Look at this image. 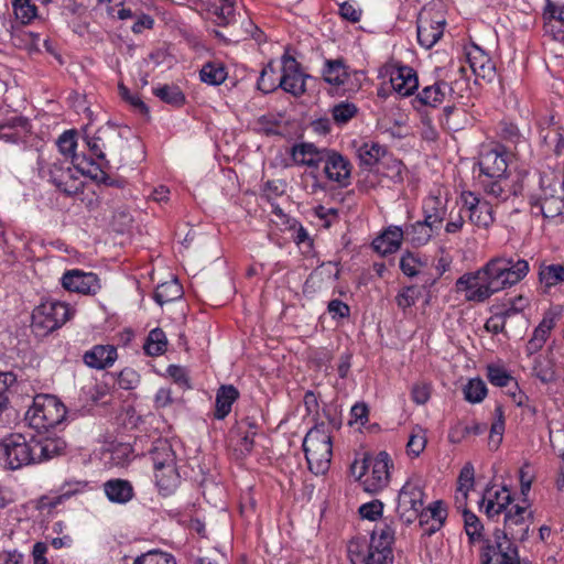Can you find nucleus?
<instances>
[{"instance_id": "f257e3e1", "label": "nucleus", "mask_w": 564, "mask_h": 564, "mask_svg": "<svg viewBox=\"0 0 564 564\" xmlns=\"http://www.w3.org/2000/svg\"><path fill=\"white\" fill-rule=\"evenodd\" d=\"M529 262L518 256H498L488 260L475 272H468L456 281L458 292L468 302L484 303L494 294L510 289L529 273Z\"/></svg>"}, {"instance_id": "f03ea898", "label": "nucleus", "mask_w": 564, "mask_h": 564, "mask_svg": "<svg viewBox=\"0 0 564 564\" xmlns=\"http://www.w3.org/2000/svg\"><path fill=\"white\" fill-rule=\"evenodd\" d=\"M531 511L527 507L512 506L505 513L503 530L496 529L482 542L480 564H522L513 541H524L531 525Z\"/></svg>"}, {"instance_id": "7ed1b4c3", "label": "nucleus", "mask_w": 564, "mask_h": 564, "mask_svg": "<svg viewBox=\"0 0 564 564\" xmlns=\"http://www.w3.org/2000/svg\"><path fill=\"white\" fill-rule=\"evenodd\" d=\"M63 443L56 440H26L22 434H11L0 441V464L17 470L30 464H39L58 455Z\"/></svg>"}, {"instance_id": "20e7f679", "label": "nucleus", "mask_w": 564, "mask_h": 564, "mask_svg": "<svg viewBox=\"0 0 564 564\" xmlns=\"http://www.w3.org/2000/svg\"><path fill=\"white\" fill-rule=\"evenodd\" d=\"M303 451L308 469L315 475H324L330 466L333 456L332 436L328 426L316 424L305 435Z\"/></svg>"}, {"instance_id": "39448f33", "label": "nucleus", "mask_w": 564, "mask_h": 564, "mask_svg": "<svg viewBox=\"0 0 564 564\" xmlns=\"http://www.w3.org/2000/svg\"><path fill=\"white\" fill-rule=\"evenodd\" d=\"M66 416L64 404L53 395L37 394L25 413L29 425L37 431H48L61 424Z\"/></svg>"}, {"instance_id": "423d86ee", "label": "nucleus", "mask_w": 564, "mask_h": 564, "mask_svg": "<svg viewBox=\"0 0 564 564\" xmlns=\"http://www.w3.org/2000/svg\"><path fill=\"white\" fill-rule=\"evenodd\" d=\"M389 455L386 452H380L373 458L355 460L351 465V473L358 479L364 478L362 486L367 492L377 494L389 484Z\"/></svg>"}, {"instance_id": "0eeeda50", "label": "nucleus", "mask_w": 564, "mask_h": 564, "mask_svg": "<svg viewBox=\"0 0 564 564\" xmlns=\"http://www.w3.org/2000/svg\"><path fill=\"white\" fill-rule=\"evenodd\" d=\"M85 142L91 154L98 160L105 161L109 155L119 162L122 161V153L127 144L118 128L109 123L97 129L93 137L86 135Z\"/></svg>"}, {"instance_id": "6e6552de", "label": "nucleus", "mask_w": 564, "mask_h": 564, "mask_svg": "<svg viewBox=\"0 0 564 564\" xmlns=\"http://www.w3.org/2000/svg\"><path fill=\"white\" fill-rule=\"evenodd\" d=\"M75 311L66 303L59 301H45L36 306L32 313V326L48 334L62 327L69 321Z\"/></svg>"}, {"instance_id": "1a4fd4ad", "label": "nucleus", "mask_w": 564, "mask_h": 564, "mask_svg": "<svg viewBox=\"0 0 564 564\" xmlns=\"http://www.w3.org/2000/svg\"><path fill=\"white\" fill-rule=\"evenodd\" d=\"M423 480L412 477L402 486L398 496L397 511L400 519L410 524L415 521L424 503Z\"/></svg>"}, {"instance_id": "9d476101", "label": "nucleus", "mask_w": 564, "mask_h": 564, "mask_svg": "<svg viewBox=\"0 0 564 564\" xmlns=\"http://www.w3.org/2000/svg\"><path fill=\"white\" fill-rule=\"evenodd\" d=\"M480 183L486 196L497 204L522 195L524 188L523 178L519 174L481 178Z\"/></svg>"}, {"instance_id": "9b49d317", "label": "nucleus", "mask_w": 564, "mask_h": 564, "mask_svg": "<svg viewBox=\"0 0 564 564\" xmlns=\"http://www.w3.org/2000/svg\"><path fill=\"white\" fill-rule=\"evenodd\" d=\"M509 152L500 144L482 147L479 155L481 178H492L508 173Z\"/></svg>"}, {"instance_id": "f8f14e48", "label": "nucleus", "mask_w": 564, "mask_h": 564, "mask_svg": "<svg viewBox=\"0 0 564 564\" xmlns=\"http://www.w3.org/2000/svg\"><path fill=\"white\" fill-rule=\"evenodd\" d=\"M445 19L438 12L423 9L417 19V41L421 46L431 48L442 37Z\"/></svg>"}, {"instance_id": "ddd939ff", "label": "nucleus", "mask_w": 564, "mask_h": 564, "mask_svg": "<svg viewBox=\"0 0 564 564\" xmlns=\"http://www.w3.org/2000/svg\"><path fill=\"white\" fill-rule=\"evenodd\" d=\"M540 185L543 195L532 202V208L547 219H553L564 214V194L554 195L556 192L552 188V182L549 176L540 177Z\"/></svg>"}, {"instance_id": "4468645a", "label": "nucleus", "mask_w": 564, "mask_h": 564, "mask_svg": "<svg viewBox=\"0 0 564 564\" xmlns=\"http://www.w3.org/2000/svg\"><path fill=\"white\" fill-rule=\"evenodd\" d=\"M281 63L282 75L279 78L280 88L295 97L302 96L306 90L305 79L308 78V76L301 70L297 61L289 54L282 56Z\"/></svg>"}, {"instance_id": "2eb2a0df", "label": "nucleus", "mask_w": 564, "mask_h": 564, "mask_svg": "<svg viewBox=\"0 0 564 564\" xmlns=\"http://www.w3.org/2000/svg\"><path fill=\"white\" fill-rule=\"evenodd\" d=\"M463 207L469 212V220L482 228H488L495 221V209L492 203L478 197L473 192H463L460 195Z\"/></svg>"}, {"instance_id": "dca6fc26", "label": "nucleus", "mask_w": 564, "mask_h": 564, "mask_svg": "<svg viewBox=\"0 0 564 564\" xmlns=\"http://www.w3.org/2000/svg\"><path fill=\"white\" fill-rule=\"evenodd\" d=\"M347 552L351 564H389L392 561V555L369 546L360 539L351 540Z\"/></svg>"}, {"instance_id": "f3484780", "label": "nucleus", "mask_w": 564, "mask_h": 564, "mask_svg": "<svg viewBox=\"0 0 564 564\" xmlns=\"http://www.w3.org/2000/svg\"><path fill=\"white\" fill-rule=\"evenodd\" d=\"M51 182L67 196H75L83 192L84 183L75 175L69 165L62 162L53 163L50 167Z\"/></svg>"}, {"instance_id": "a211bd4d", "label": "nucleus", "mask_w": 564, "mask_h": 564, "mask_svg": "<svg viewBox=\"0 0 564 564\" xmlns=\"http://www.w3.org/2000/svg\"><path fill=\"white\" fill-rule=\"evenodd\" d=\"M62 285L70 292L80 294H96L100 289L99 279L93 272L78 269L66 271L62 276Z\"/></svg>"}, {"instance_id": "6ab92c4d", "label": "nucleus", "mask_w": 564, "mask_h": 564, "mask_svg": "<svg viewBox=\"0 0 564 564\" xmlns=\"http://www.w3.org/2000/svg\"><path fill=\"white\" fill-rule=\"evenodd\" d=\"M327 154V148H317L313 143H296L291 149V158L294 164L311 169V174L316 178L315 171L319 169L324 156Z\"/></svg>"}, {"instance_id": "aec40b11", "label": "nucleus", "mask_w": 564, "mask_h": 564, "mask_svg": "<svg viewBox=\"0 0 564 564\" xmlns=\"http://www.w3.org/2000/svg\"><path fill=\"white\" fill-rule=\"evenodd\" d=\"M323 164L324 173L329 181L343 187L349 184L351 165L345 156L334 150L327 149Z\"/></svg>"}, {"instance_id": "412c9836", "label": "nucleus", "mask_w": 564, "mask_h": 564, "mask_svg": "<svg viewBox=\"0 0 564 564\" xmlns=\"http://www.w3.org/2000/svg\"><path fill=\"white\" fill-rule=\"evenodd\" d=\"M511 501L512 497L507 487L488 486L484 491L480 508L488 518L492 519L506 512Z\"/></svg>"}, {"instance_id": "4be33fe9", "label": "nucleus", "mask_w": 564, "mask_h": 564, "mask_svg": "<svg viewBox=\"0 0 564 564\" xmlns=\"http://www.w3.org/2000/svg\"><path fill=\"white\" fill-rule=\"evenodd\" d=\"M447 191L443 187H436L430 192L423 200L424 219L440 228L445 219L447 210Z\"/></svg>"}, {"instance_id": "5701e85b", "label": "nucleus", "mask_w": 564, "mask_h": 564, "mask_svg": "<svg viewBox=\"0 0 564 564\" xmlns=\"http://www.w3.org/2000/svg\"><path fill=\"white\" fill-rule=\"evenodd\" d=\"M77 142H76V132L74 130H67L63 132L57 139V147L59 152L65 158L72 159V164L75 170L82 175H91L93 163L86 160L83 155H78L75 153Z\"/></svg>"}, {"instance_id": "b1692460", "label": "nucleus", "mask_w": 564, "mask_h": 564, "mask_svg": "<svg viewBox=\"0 0 564 564\" xmlns=\"http://www.w3.org/2000/svg\"><path fill=\"white\" fill-rule=\"evenodd\" d=\"M447 518V510L443 501L436 500L427 508H422L417 517L420 525L427 535L437 532Z\"/></svg>"}, {"instance_id": "393cba45", "label": "nucleus", "mask_w": 564, "mask_h": 564, "mask_svg": "<svg viewBox=\"0 0 564 564\" xmlns=\"http://www.w3.org/2000/svg\"><path fill=\"white\" fill-rule=\"evenodd\" d=\"M466 58L476 77L491 82L496 76V66L491 58L477 45L466 52Z\"/></svg>"}, {"instance_id": "a878e982", "label": "nucleus", "mask_w": 564, "mask_h": 564, "mask_svg": "<svg viewBox=\"0 0 564 564\" xmlns=\"http://www.w3.org/2000/svg\"><path fill=\"white\" fill-rule=\"evenodd\" d=\"M86 480H66L54 496L41 497L39 503L41 509H54L64 501L70 499L73 496L84 492L88 488Z\"/></svg>"}, {"instance_id": "bb28decb", "label": "nucleus", "mask_w": 564, "mask_h": 564, "mask_svg": "<svg viewBox=\"0 0 564 564\" xmlns=\"http://www.w3.org/2000/svg\"><path fill=\"white\" fill-rule=\"evenodd\" d=\"M392 88L401 96H411L419 87V78L410 66H397L390 73Z\"/></svg>"}, {"instance_id": "cd10ccee", "label": "nucleus", "mask_w": 564, "mask_h": 564, "mask_svg": "<svg viewBox=\"0 0 564 564\" xmlns=\"http://www.w3.org/2000/svg\"><path fill=\"white\" fill-rule=\"evenodd\" d=\"M117 348L112 345H96L83 356L85 365L94 369H106L117 360Z\"/></svg>"}, {"instance_id": "c85d7f7f", "label": "nucleus", "mask_w": 564, "mask_h": 564, "mask_svg": "<svg viewBox=\"0 0 564 564\" xmlns=\"http://www.w3.org/2000/svg\"><path fill=\"white\" fill-rule=\"evenodd\" d=\"M555 319L556 314L553 312H547L544 315L525 345V352L528 356H532L542 349L550 336L551 330L555 326Z\"/></svg>"}, {"instance_id": "c756f323", "label": "nucleus", "mask_w": 564, "mask_h": 564, "mask_svg": "<svg viewBox=\"0 0 564 564\" xmlns=\"http://www.w3.org/2000/svg\"><path fill=\"white\" fill-rule=\"evenodd\" d=\"M403 238L401 227L390 226L372 241V247L382 256L390 254L399 250Z\"/></svg>"}, {"instance_id": "7c9ffc66", "label": "nucleus", "mask_w": 564, "mask_h": 564, "mask_svg": "<svg viewBox=\"0 0 564 564\" xmlns=\"http://www.w3.org/2000/svg\"><path fill=\"white\" fill-rule=\"evenodd\" d=\"M394 534L395 529L393 522L384 519L372 530L371 540L368 545L392 555L391 546L394 541Z\"/></svg>"}, {"instance_id": "2f4dec72", "label": "nucleus", "mask_w": 564, "mask_h": 564, "mask_svg": "<svg viewBox=\"0 0 564 564\" xmlns=\"http://www.w3.org/2000/svg\"><path fill=\"white\" fill-rule=\"evenodd\" d=\"M452 88L446 82H436L417 93L415 101L426 107H437L445 100Z\"/></svg>"}, {"instance_id": "473e14b6", "label": "nucleus", "mask_w": 564, "mask_h": 564, "mask_svg": "<svg viewBox=\"0 0 564 564\" xmlns=\"http://www.w3.org/2000/svg\"><path fill=\"white\" fill-rule=\"evenodd\" d=\"M106 497L113 503L124 505L132 500L134 490L130 481L126 479H109L104 484Z\"/></svg>"}, {"instance_id": "72a5a7b5", "label": "nucleus", "mask_w": 564, "mask_h": 564, "mask_svg": "<svg viewBox=\"0 0 564 564\" xmlns=\"http://www.w3.org/2000/svg\"><path fill=\"white\" fill-rule=\"evenodd\" d=\"M440 229L437 226H434L432 223H427V220H419L414 224L408 226L403 232L404 238L410 241L415 247H421L426 245L435 230Z\"/></svg>"}, {"instance_id": "f704fd0d", "label": "nucleus", "mask_w": 564, "mask_h": 564, "mask_svg": "<svg viewBox=\"0 0 564 564\" xmlns=\"http://www.w3.org/2000/svg\"><path fill=\"white\" fill-rule=\"evenodd\" d=\"M543 18L545 31L553 33L555 39H560L564 33V4L547 1Z\"/></svg>"}, {"instance_id": "c9c22d12", "label": "nucleus", "mask_w": 564, "mask_h": 564, "mask_svg": "<svg viewBox=\"0 0 564 564\" xmlns=\"http://www.w3.org/2000/svg\"><path fill=\"white\" fill-rule=\"evenodd\" d=\"M238 398L239 391L232 384L221 386L216 393L214 416L217 420H224Z\"/></svg>"}, {"instance_id": "e433bc0d", "label": "nucleus", "mask_w": 564, "mask_h": 564, "mask_svg": "<svg viewBox=\"0 0 564 564\" xmlns=\"http://www.w3.org/2000/svg\"><path fill=\"white\" fill-rule=\"evenodd\" d=\"M322 76L327 84L339 87L348 82L350 73L343 59H327Z\"/></svg>"}, {"instance_id": "4c0bfd02", "label": "nucleus", "mask_w": 564, "mask_h": 564, "mask_svg": "<svg viewBox=\"0 0 564 564\" xmlns=\"http://www.w3.org/2000/svg\"><path fill=\"white\" fill-rule=\"evenodd\" d=\"M155 482L164 495L172 494L180 484V474L175 465L154 468Z\"/></svg>"}, {"instance_id": "58836bf2", "label": "nucleus", "mask_w": 564, "mask_h": 564, "mask_svg": "<svg viewBox=\"0 0 564 564\" xmlns=\"http://www.w3.org/2000/svg\"><path fill=\"white\" fill-rule=\"evenodd\" d=\"M150 455L153 462V467H163L165 465H175L176 456L171 446V444L166 440L159 438L156 440L152 448L150 449Z\"/></svg>"}, {"instance_id": "ea45409f", "label": "nucleus", "mask_w": 564, "mask_h": 564, "mask_svg": "<svg viewBox=\"0 0 564 564\" xmlns=\"http://www.w3.org/2000/svg\"><path fill=\"white\" fill-rule=\"evenodd\" d=\"M183 294V289L176 279L159 284L154 291V300L161 306L180 299Z\"/></svg>"}, {"instance_id": "a19ab883", "label": "nucleus", "mask_w": 564, "mask_h": 564, "mask_svg": "<svg viewBox=\"0 0 564 564\" xmlns=\"http://www.w3.org/2000/svg\"><path fill=\"white\" fill-rule=\"evenodd\" d=\"M386 149L379 143L365 142L357 149V155L360 163L365 166H373L379 160L384 156Z\"/></svg>"}, {"instance_id": "79ce46f5", "label": "nucleus", "mask_w": 564, "mask_h": 564, "mask_svg": "<svg viewBox=\"0 0 564 564\" xmlns=\"http://www.w3.org/2000/svg\"><path fill=\"white\" fill-rule=\"evenodd\" d=\"M199 78L205 84L217 86L225 82L227 72L221 63L209 62L202 67Z\"/></svg>"}, {"instance_id": "37998d69", "label": "nucleus", "mask_w": 564, "mask_h": 564, "mask_svg": "<svg viewBox=\"0 0 564 564\" xmlns=\"http://www.w3.org/2000/svg\"><path fill=\"white\" fill-rule=\"evenodd\" d=\"M539 278L545 288L555 286L564 282V265L562 264H547L541 265Z\"/></svg>"}, {"instance_id": "c03bdc74", "label": "nucleus", "mask_w": 564, "mask_h": 564, "mask_svg": "<svg viewBox=\"0 0 564 564\" xmlns=\"http://www.w3.org/2000/svg\"><path fill=\"white\" fill-rule=\"evenodd\" d=\"M167 339L161 328H154L149 333L144 350L149 356H160L166 350Z\"/></svg>"}, {"instance_id": "a18cd8bd", "label": "nucleus", "mask_w": 564, "mask_h": 564, "mask_svg": "<svg viewBox=\"0 0 564 564\" xmlns=\"http://www.w3.org/2000/svg\"><path fill=\"white\" fill-rule=\"evenodd\" d=\"M465 399L470 403H479L487 395V387L480 378L470 379L463 389Z\"/></svg>"}, {"instance_id": "49530a36", "label": "nucleus", "mask_w": 564, "mask_h": 564, "mask_svg": "<svg viewBox=\"0 0 564 564\" xmlns=\"http://www.w3.org/2000/svg\"><path fill=\"white\" fill-rule=\"evenodd\" d=\"M330 112L334 122L338 126H343L357 115L358 108L352 102L340 101L332 108Z\"/></svg>"}, {"instance_id": "de8ad7c7", "label": "nucleus", "mask_w": 564, "mask_h": 564, "mask_svg": "<svg viewBox=\"0 0 564 564\" xmlns=\"http://www.w3.org/2000/svg\"><path fill=\"white\" fill-rule=\"evenodd\" d=\"M466 113L462 108L455 106H446L443 108L441 121L449 130L463 129L462 118H465Z\"/></svg>"}, {"instance_id": "09e8293b", "label": "nucleus", "mask_w": 564, "mask_h": 564, "mask_svg": "<svg viewBox=\"0 0 564 564\" xmlns=\"http://www.w3.org/2000/svg\"><path fill=\"white\" fill-rule=\"evenodd\" d=\"M258 89L263 91L264 94H269L279 88V78H276L275 69L272 66V63H269L260 74V77L257 83Z\"/></svg>"}, {"instance_id": "8fccbe9b", "label": "nucleus", "mask_w": 564, "mask_h": 564, "mask_svg": "<svg viewBox=\"0 0 564 564\" xmlns=\"http://www.w3.org/2000/svg\"><path fill=\"white\" fill-rule=\"evenodd\" d=\"M133 564H177L175 557L166 552L153 550L138 556Z\"/></svg>"}, {"instance_id": "3c124183", "label": "nucleus", "mask_w": 564, "mask_h": 564, "mask_svg": "<svg viewBox=\"0 0 564 564\" xmlns=\"http://www.w3.org/2000/svg\"><path fill=\"white\" fill-rule=\"evenodd\" d=\"M12 7L15 18L23 24L31 22L36 15V7L30 0H12Z\"/></svg>"}, {"instance_id": "603ef678", "label": "nucleus", "mask_w": 564, "mask_h": 564, "mask_svg": "<svg viewBox=\"0 0 564 564\" xmlns=\"http://www.w3.org/2000/svg\"><path fill=\"white\" fill-rule=\"evenodd\" d=\"M154 95L161 100L174 106H180L185 100L183 93L177 86L164 85L162 87H158L154 89Z\"/></svg>"}, {"instance_id": "864d4df0", "label": "nucleus", "mask_w": 564, "mask_h": 564, "mask_svg": "<svg viewBox=\"0 0 564 564\" xmlns=\"http://www.w3.org/2000/svg\"><path fill=\"white\" fill-rule=\"evenodd\" d=\"M426 446V435L425 431L420 427L415 426L410 435V438L406 444V449L410 455H413L414 457H417L425 448Z\"/></svg>"}, {"instance_id": "5fc2aeb1", "label": "nucleus", "mask_w": 564, "mask_h": 564, "mask_svg": "<svg viewBox=\"0 0 564 564\" xmlns=\"http://www.w3.org/2000/svg\"><path fill=\"white\" fill-rule=\"evenodd\" d=\"M487 377L490 383L497 387H508L513 381L506 369L494 365L487 367Z\"/></svg>"}, {"instance_id": "6e6d98bb", "label": "nucleus", "mask_w": 564, "mask_h": 564, "mask_svg": "<svg viewBox=\"0 0 564 564\" xmlns=\"http://www.w3.org/2000/svg\"><path fill=\"white\" fill-rule=\"evenodd\" d=\"M464 522H465L466 534L468 535L470 541L480 539L481 531H482L484 527H482L480 520L478 519V517L470 511H465L464 512Z\"/></svg>"}, {"instance_id": "4d7b16f0", "label": "nucleus", "mask_w": 564, "mask_h": 564, "mask_svg": "<svg viewBox=\"0 0 564 564\" xmlns=\"http://www.w3.org/2000/svg\"><path fill=\"white\" fill-rule=\"evenodd\" d=\"M419 296L420 292L415 286H408L398 293L395 296V303L400 308L406 310L415 304Z\"/></svg>"}, {"instance_id": "13d9d810", "label": "nucleus", "mask_w": 564, "mask_h": 564, "mask_svg": "<svg viewBox=\"0 0 564 564\" xmlns=\"http://www.w3.org/2000/svg\"><path fill=\"white\" fill-rule=\"evenodd\" d=\"M140 383L139 373L132 368H124L118 375V386L124 390L135 389Z\"/></svg>"}, {"instance_id": "bf43d9fd", "label": "nucleus", "mask_w": 564, "mask_h": 564, "mask_svg": "<svg viewBox=\"0 0 564 564\" xmlns=\"http://www.w3.org/2000/svg\"><path fill=\"white\" fill-rule=\"evenodd\" d=\"M6 129H20L22 131H26L29 129V120L21 116H13L10 118H6L0 123V137L1 138H10L12 134L6 133Z\"/></svg>"}, {"instance_id": "052dcab7", "label": "nucleus", "mask_w": 564, "mask_h": 564, "mask_svg": "<svg viewBox=\"0 0 564 564\" xmlns=\"http://www.w3.org/2000/svg\"><path fill=\"white\" fill-rule=\"evenodd\" d=\"M474 486V466L467 463L458 476V490L466 497L469 489Z\"/></svg>"}, {"instance_id": "680f3d73", "label": "nucleus", "mask_w": 564, "mask_h": 564, "mask_svg": "<svg viewBox=\"0 0 564 564\" xmlns=\"http://www.w3.org/2000/svg\"><path fill=\"white\" fill-rule=\"evenodd\" d=\"M338 12L343 19L351 23L359 22L362 14V10L355 2L350 1L340 3Z\"/></svg>"}, {"instance_id": "e2e57ef3", "label": "nucleus", "mask_w": 564, "mask_h": 564, "mask_svg": "<svg viewBox=\"0 0 564 564\" xmlns=\"http://www.w3.org/2000/svg\"><path fill=\"white\" fill-rule=\"evenodd\" d=\"M383 510V505L379 500H373L368 503H364L359 508V514L364 519H368L371 521L377 520L379 517H381Z\"/></svg>"}, {"instance_id": "0e129e2a", "label": "nucleus", "mask_w": 564, "mask_h": 564, "mask_svg": "<svg viewBox=\"0 0 564 564\" xmlns=\"http://www.w3.org/2000/svg\"><path fill=\"white\" fill-rule=\"evenodd\" d=\"M169 376L173 379V381L178 384L182 389H189V379L187 370L184 367L171 365L167 368Z\"/></svg>"}, {"instance_id": "69168bd1", "label": "nucleus", "mask_w": 564, "mask_h": 564, "mask_svg": "<svg viewBox=\"0 0 564 564\" xmlns=\"http://www.w3.org/2000/svg\"><path fill=\"white\" fill-rule=\"evenodd\" d=\"M314 215L323 221L325 228H329L338 219V210L318 205L314 208Z\"/></svg>"}, {"instance_id": "338daca9", "label": "nucleus", "mask_w": 564, "mask_h": 564, "mask_svg": "<svg viewBox=\"0 0 564 564\" xmlns=\"http://www.w3.org/2000/svg\"><path fill=\"white\" fill-rule=\"evenodd\" d=\"M544 142L554 143V152L561 154L564 150V135L561 128H554L543 135Z\"/></svg>"}, {"instance_id": "774afa93", "label": "nucleus", "mask_w": 564, "mask_h": 564, "mask_svg": "<svg viewBox=\"0 0 564 564\" xmlns=\"http://www.w3.org/2000/svg\"><path fill=\"white\" fill-rule=\"evenodd\" d=\"M119 93L121 98L128 101L134 109L139 110L140 112L148 111V108L142 99L138 95L131 94V91L123 85H119Z\"/></svg>"}]
</instances>
